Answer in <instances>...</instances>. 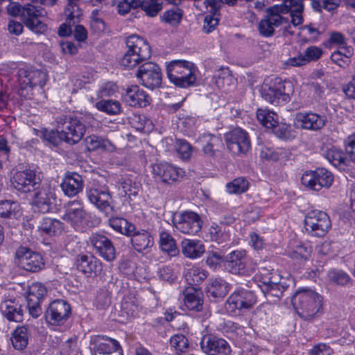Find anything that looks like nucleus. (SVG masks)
<instances>
[{"label": "nucleus", "mask_w": 355, "mask_h": 355, "mask_svg": "<svg viewBox=\"0 0 355 355\" xmlns=\"http://www.w3.org/2000/svg\"><path fill=\"white\" fill-rule=\"evenodd\" d=\"M293 306L300 318L311 320L322 309V297L310 289L297 291L292 298Z\"/></svg>", "instance_id": "nucleus-1"}, {"label": "nucleus", "mask_w": 355, "mask_h": 355, "mask_svg": "<svg viewBox=\"0 0 355 355\" xmlns=\"http://www.w3.org/2000/svg\"><path fill=\"white\" fill-rule=\"evenodd\" d=\"M288 10L286 5H277L270 7L266 10V14L258 25L259 33L264 37H270L274 35L275 28L284 26V33L293 35L288 26V19L282 16V13Z\"/></svg>", "instance_id": "nucleus-2"}, {"label": "nucleus", "mask_w": 355, "mask_h": 355, "mask_svg": "<svg viewBox=\"0 0 355 355\" xmlns=\"http://www.w3.org/2000/svg\"><path fill=\"white\" fill-rule=\"evenodd\" d=\"M128 51L121 60L125 68L132 69L150 58L151 51L148 42L137 35H130L126 40Z\"/></svg>", "instance_id": "nucleus-3"}, {"label": "nucleus", "mask_w": 355, "mask_h": 355, "mask_svg": "<svg viewBox=\"0 0 355 355\" xmlns=\"http://www.w3.org/2000/svg\"><path fill=\"white\" fill-rule=\"evenodd\" d=\"M293 89L290 82H282L281 79L275 78L266 80L261 89L262 98L268 103L278 105L290 100Z\"/></svg>", "instance_id": "nucleus-4"}, {"label": "nucleus", "mask_w": 355, "mask_h": 355, "mask_svg": "<svg viewBox=\"0 0 355 355\" xmlns=\"http://www.w3.org/2000/svg\"><path fill=\"white\" fill-rule=\"evenodd\" d=\"M192 67L189 62L173 60L167 66L168 78L176 86L190 87L196 80Z\"/></svg>", "instance_id": "nucleus-5"}, {"label": "nucleus", "mask_w": 355, "mask_h": 355, "mask_svg": "<svg viewBox=\"0 0 355 355\" xmlns=\"http://www.w3.org/2000/svg\"><path fill=\"white\" fill-rule=\"evenodd\" d=\"M257 278L261 283L260 287L263 292L272 296L279 297L287 288L284 278L276 270L262 268Z\"/></svg>", "instance_id": "nucleus-6"}, {"label": "nucleus", "mask_w": 355, "mask_h": 355, "mask_svg": "<svg viewBox=\"0 0 355 355\" xmlns=\"http://www.w3.org/2000/svg\"><path fill=\"white\" fill-rule=\"evenodd\" d=\"M302 184L306 188L319 191L322 188H329L334 182V175L324 168L306 171L301 178Z\"/></svg>", "instance_id": "nucleus-7"}, {"label": "nucleus", "mask_w": 355, "mask_h": 355, "mask_svg": "<svg viewBox=\"0 0 355 355\" xmlns=\"http://www.w3.org/2000/svg\"><path fill=\"white\" fill-rule=\"evenodd\" d=\"M331 225L329 216L322 211H311L305 217V230L312 236H323L329 230Z\"/></svg>", "instance_id": "nucleus-8"}, {"label": "nucleus", "mask_w": 355, "mask_h": 355, "mask_svg": "<svg viewBox=\"0 0 355 355\" xmlns=\"http://www.w3.org/2000/svg\"><path fill=\"white\" fill-rule=\"evenodd\" d=\"M136 76L141 84L150 89L159 87L162 84V72L155 62H146L139 66Z\"/></svg>", "instance_id": "nucleus-9"}, {"label": "nucleus", "mask_w": 355, "mask_h": 355, "mask_svg": "<svg viewBox=\"0 0 355 355\" xmlns=\"http://www.w3.org/2000/svg\"><path fill=\"white\" fill-rule=\"evenodd\" d=\"M174 227L177 230L185 234H195L202 228V220L200 216L193 211H184L173 219Z\"/></svg>", "instance_id": "nucleus-10"}, {"label": "nucleus", "mask_w": 355, "mask_h": 355, "mask_svg": "<svg viewBox=\"0 0 355 355\" xmlns=\"http://www.w3.org/2000/svg\"><path fill=\"white\" fill-rule=\"evenodd\" d=\"M228 149L234 155H245L251 148L248 134L241 128H235L225 135Z\"/></svg>", "instance_id": "nucleus-11"}, {"label": "nucleus", "mask_w": 355, "mask_h": 355, "mask_svg": "<svg viewBox=\"0 0 355 355\" xmlns=\"http://www.w3.org/2000/svg\"><path fill=\"white\" fill-rule=\"evenodd\" d=\"M257 302L254 293L248 290L241 289L235 291L227 299L226 309L230 312L245 311L253 307Z\"/></svg>", "instance_id": "nucleus-12"}, {"label": "nucleus", "mask_w": 355, "mask_h": 355, "mask_svg": "<svg viewBox=\"0 0 355 355\" xmlns=\"http://www.w3.org/2000/svg\"><path fill=\"white\" fill-rule=\"evenodd\" d=\"M153 175L164 183L173 184L180 181L185 175L182 168L167 162H155L151 165Z\"/></svg>", "instance_id": "nucleus-13"}, {"label": "nucleus", "mask_w": 355, "mask_h": 355, "mask_svg": "<svg viewBox=\"0 0 355 355\" xmlns=\"http://www.w3.org/2000/svg\"><path fill=\"white\" fill-rule=\"evenodd\" d=\"M46 14L43 8L31 3H28L22 8L21 17L26 27L37 33H43L46 30V26L38 19V17Z\"/></svg>", "instance_id": "nucleus-14"}, {"label": "nucleus", "mask_w": 355, "mask_h": 355, "mask_svg": "<svg viewBox=\"0 0 355 355\" xmlns=\"http://www.w3.org/2000/svg\"><path fill=\"white\" fill-rule=\"evenodd\" d=\"M326 122V117L317 113L299 112L294 118L293 125L301 130L317 131L321 130L325 125Z\"/></svg>", "instance_id": "nucleus-15"}, {"label": "nucleus", "mask_w": 355, "mask_h": 355, "mask_svg": "<svg viewBox=\"0 0 355 355\" xmlns=\"http://www.w3.org/2000/svg\"><path fill=\"white\" fill-rule=\"evenodd\" d=\"M16 257L18 259L19 266L28 271L37 272L44 266V259L39 253L24 247L17 250Z\"/></svg>", "instance_id": "nucleus-16"}, {"label": "nucleus", "mask_w": 355, "mask_h": 355, "mask_svg": "<svg viewBox=\"0 0 355 355\" xmlns=\"http://www.w3.org/2000/svg\"><path fill=\"white\" fill-rule=\"evenodd\" d=\"M86 132L85 125L77 118H69L64 121L61 130V138L69 144L78 143Z\"/></svg>", "instance_id": "nucleus-17"}, {"label": "nucleus", "mask_w": 355, "mask_h": 355, "mask_svg": "<svg viewBox=\"0 0 355 355\" xmlns=\"http://www.w3.org/2000/svg\"><path fill=\"white\" fill-rule=\"evenodd\" d=\"M70 313V305L64 300H58L50 304L45 317L48 322L55 325L64 322Z\"/></svg>", "instance_id": "nucleus-18"}, {"label": "nucleus", "mask_w": 355, "mask_h": 355, "mask_svg": "<svg viewBox=\"0 0 355 355\" xmlns=\"http://www.w3.org/2000/svg\"><path fill=\"white\" fill-rule=\"evenodd\" d=\"M55 193L50 187H42L35 191L33 202L42 213L51 211L55 204Z\"/></svg>", "instance_id": "nucleus-19"}, {"label": "nucleus", "mask_w": 355, "mask_h": 355, "mask_svg": "<svg viewBox=\"0 0 355 355\" xmlns=\"http://www.w3.org/2000/svg\"><path fill=\"white\" fill-rule=\"evenodd\" d=\"M88 200L99 210L109 214L113 211L112 196L107 189L91 188L87 191Z\"/></svg>", "instance_id": "nucleus-20"}, {"label": "nucleus", "mask_w": 355, "mask_h": 355, "mask_svg": "<svg viewBox=\"0 0 355 355\" xmlns=\"http://www.w3.org/2000/svg\"><path fill=\"white\" fill-rule=\"evenodd\" d=\"M11 183L17 190L21 192H30L37 184L35 173L32 170L17 171L11 178Z\"/></svg>", "instance_id": "nucleus-21"}, {"label": "nucleus", "mask_w": 355, "mask_h": 355, "mask_svg": "<svg viewBox=\"0 0 355 355\" xmlns=\"http://www.w3.org/2000/svg\"><path fill=\"white\" fill-rule=\"evenodd\" d=\"M202 350L208 355H216L218 353L230 354V347L228 343L222 338L213 336H205L200 343Z\"/></svg>", "instance_id": "nucleus-22"}, {"label": "nucleus", "mask_w": 355, "mask_h": 355, "mask_svg": "<svg viewBox=\"0 0 355 355\" xmlns=\"http://www.w3.org/2000/svg\"><path fill=\"white\" fill-rule=\"evenodd\" d=\"M90 243L98 254L106 261H111L116 257L115 248L112 242L105 236L93 234Z\"/></svg>", "instance_id": "nucleus-23"}, {"label": "nucleus", "mask_w": 355, "mask_h": 355, "mask_svg": "<svg viewBox=\"0 0 355 355\" xmlns=\"http://www.w3.org/2000/svg\"><path fill=\"white\" fill-rule=\"evenodd\" d=\"M65 214L62 218L72 225H78L82 223L86 216V211L83 205L78 200H73L67 203L64 206Z\"/></svg>", "instance_id": "nucleus-24"}, {"label": "nucleus", "mask_w": 355, "mask_h": 355, "mask_svg": "<svg viewBox=\"0 0 355 355\" xmlns=\"http://www.w3.org/2000/svg\"><path fill=\"white\" fill-rule=\"evenodd\" d=\"M94 355H122L119 342L108 337H98L94 340Z\"/></svg>", "instance_id": "nucleus-25"}, {"label": "nucleus", "mask_w": 355, "mask_h": 355, "mask_svg": "<svg viewBox=\"0 0 355 355\" xmlns=\"http://www.w3.org/2000/svg\"><path fill=\"white\" fill-rule=\"evenodd\" d=\"M123 98L127 104L134 107H146L150 103V97L137 85L128 87Z\"/></svg>", "instance_id": "nucleus-26"}, {"label": "nucleus", "mask_w": 355, "mask_h": 355, "mask_svg": "<svg viewBox=\"0 0 355 355\" xmlns=\"http://www.w3.org/2000/svg\"><path fill=\"white\" fill-rule=\"evenodd\" d=\"M202 147V151L206 156L214 157L216 153L223 147L221 139L211 134H203L197 139Z\"/></svg>", "instance_id": "nucleus-27"}, {"label": "nucleus", "mask_w": 355, "mask_h": 355, "mask_svg": "<svg viewBox=\"0 0 355 355\" xmlns=\"http://www.w3.org/2000/svg\"><path fill=\"white\" fill-rule=\"evenodd\" d=\"M61 187L67 196L69 197L75 196L83 189V178L76 173H69L61 184Z\"/></svg>", "instance_id": "nucleus-28"}, {"label": "nucleus", "mask_w": 355, "mask_h": 355, "mask_svg": "<svg viewBox=\"0 0 355 355\" xmlns=\"http://www.w3.org/2000/svg\"><path fill=\"white\" fill-rule=\"evenodd\" d=\"M76 268L85 274L96 275L101 270L100 262L94 257L81 254L77 257Z\"/></svg>", "instance_id": "nucleus-29"}, {"label": "nucleus", "mask_w": 355, "mask_h": 355, "mask_svg": "<svg viewBox=\"0 0 355 355\" xmlns=\"http://www.w3.org/2000/svg\"><path fill=\"white\" fill-rule=\"evenodd\" d=\"M204 4L208 11L214 15H207L204 19L202 30L206 33L212 32L218 26L219 19L215 17L220 8V3L217 0H205Z\"/></svg>", "instance_id": "nucleus-30"}, {"label": "nucleus", "mask_w": 355, "mask_h": 355, "mask_svg": "<svg viewBox=\"0 0 355 355\" xmlns=\"http://www.w3.org/2000/svg\"><path fill=\"white\" fill-rule=\"evenodd\" d=\"M182 253L189 259H197L205 252V246L198 240L184 239L181 242Z\"/></svg>", "instance_id": "nucleus-31"}, {"label": "nucleus", "mask_w": 355, "mask_h": 355, "mask_svg": "<svg viewBox=\"0 0 355 355\" xmlns=\"http://www.w3.org/2000/svg\"><path fill=\"white\" fill-rule=\"evenodd\" d=\"M131 243L138 252L146 250L153 245V239L150 234L146 230H140L132 233Z\"/></svg>", "instance_id": "nucleus-32"}, {"label": "nucleus", "mask_w": 355, "mask_h": 355, "mask_svg": "<svg viewBox=\"0 0 355 355\" xmlns=\"http://www.w3.org/2000/svg\"><path fill=\"white\" fill-rule=\"evenodd\" d=\"M234 230L225 225H212L209 228V234L212 241L218 244L227 243L232 241Z\"/></svg>", "instance_id": "nucleus-33"}, {"label": "nucleus", "mask_w": 355, "mask_h": 355, "mask_svg": "<svg viewBox=\"0 0 355 355\" xmlns=\"http://www.w3.org/2000/svg\"><path fill=\"white\" fill-rule=\"evenodd\" d=\"M3 315L9 321L16 322H21L23 320V310L21 305L12 300H6L1 305Z\"/></svg>", "instance_id": "nucleus-34"}, {"label": "nucleus", "mask_w": 355, "mask_h": 355, "mask_svg": "<svg viewBox=\"0 0 355 355\" xmlns=\"http://www.w3.org/2000/svg\"><path fill=\"white\" fill-rule=\"evenodd\" d=\"M245 256V251L236 250L230 253L227 257V268L234 274H243L245 268L243 258Z\"/></svg>", "instance_id": "nucleus-35"}, {"label": "nucleus", "mask_w": 355, "mask_h": 355, "mask_svg": "<svg viewBox=\"0 0 355 355\" xmlns=\"http://www.w3.org/2000/svg\"><path fill=\"white\" fill-rule=\"evenodd\" d=\"M185 306L190 310L199 311L202 309V294L193 287L187 288L184 292Z\"/></svg>", "instance_id": "nucleus-36"}, {"label": "nucleus", "mask_w": 355, "mask_h": 355, "mask_svg": "<svg viewBox=\"0 0 355 355\" xmlns=\"http://www.w3.org/2000/svg\"><path fill=\"white\" fill-rule=\"evenodd\" d=\"M24 77H21V81L24 85H30L31 87H43L46 81V74L44 71L36 69L24 72Z\"/></svg>", "instance_id": "nucleus-37"}, {"label": "nucleus", "mask_w": 355, "mask_h": 355, "mask_svg": "<svg viewBox=\"0 0 355 355\" xmlns=\"http://www.w3.org/2000/svg\"><path fill=\"white\" fill-rule=\"evenodd\" d=\"M288 12H291V23L294 26H299L303 23L302 12L304 10V5L300 0H288L286 3Z\"/></svg>", "instance_id": "nucleus-38"}, {"label": "nucleus", "mask_w": 355, "mask_h": 355, "mask_svg": "<svg viewBox=\"0 0 355 355\" xmlns=\"http://www.w3.org/2000/svg\"><path fill=\"white\" fill-rule=\"evenodd\" d=\"M40 230L48 235H59L64 229L62 223L57 219L44 218L40 226Z\"/></svg>", "instance_id": "nucleus-39"}, {"label": "nucleus", "mask_w": 355, "mask_h": 355, "mask_svg": "<svg viewBox=\"0 0 355 355\" xmlns=\"http://www.w3.org/2000/svg\"><path fill=\"white\" fill-rule=\"evenodd\" d=\"M29 334L26 327L17 328L13 332L11 341L15 349L23 350L28 345Z\"/></svg>", "instance_id": "nucleus-40"}, {"label": "nucleus", "mask_w": 355, "mask_h": 355, "mask_svg": "<svg viewBox=\"0 0 355 355\" xmlns=\"http://www.w3.org/2000/svg\"><path fill=\"white\" fill-rule=\"evenodd\" d=\"M109 224L114 230L124 235L130 236L136 230L135 226L123 218H112Z\"/></svg>", "instance_id": "nucleus-41"}, {"label": "nucleus", "mask_w": 355, "mask_h": 355, "mask_svg": "<svg viewBox=\"0 0 355 355\" xmlns=\"http://www.w3.org/2000/svg\"><path fill=\"white\" fill-rule=\"evenodd\" d=\"M159 245L162 251L169 256L175 257L179 254V250L176 246L173 238L167 232H162L159 238Z\"/></svg>", "instance_id": "nucleus-42"}, {"label": "nucleus", "mask_w": 355, "mask_h": 355, "mask_svg": "<svg viewBox=\"0 0 355 355\" xmlns=\"http://www.w3.org/2000/svg\"><path fill=\"white\" fill-rule=\"evenodd\" d=\"M257 118L259 123L266 128H272L277 124V115L267 109H258Z\"/></svg>", "instance_id": "nucleus-43"}, {"label": "nucleus", "mask_w": 355, "mask_h": 355, "mask_svg": "<svg viewBox=\"0 0 355 355\" xmlns=\"http://www.w3.org/2000/svg\"><path fill=\"white\" fill-rule=\"evenodd\" d=\"M20 214L19 205L10 200L0 201V216L1 218L17 217Z\"/></svg>", "instance_id": "nucleus-44"}, {"label": "nucleus", "mask_w": 355, "mask_h": 355, "mask_svg": "<svg viewBox=\"0 0 355 355\" xmlns=\"http://www.w3.org/2000/svg\"><path fill=\"white\" fill-rule=\"evenodd\" d=\"M228 292V285L222 279H215L208 286V293L214 297H223Z\"/></svg>", "instance_id": "nucleus-45"}, {"label": "nucleus", "mask_w": 355, "mask_h": 355, "mask_svg": "<svg viewBox=\"0 0 355 355\" xmlns=\"http://www.w3.org/2000/svg\"><path fill=\"white\" fill-rule=\"evenodd\" d=\"M207 277V272L198 267L193 266L185 274V278L188 284L198 285L202 282Z\"/></svg>", "instance_id": "nucleus-46"}, {"label": "nucleus", "mask_w": 355, "mask_h": 355, "mask_svg": "<svg viewBox=\"0 0 355 355\" xmlns=\"http://www.w3.org/2000/svg\"><path fill=\"white\" fill-rule=\"evenodd\" d=\"M170 344L176 354L180 355L186 353L189 347V342L183 334H175L171 338Z\"/></svg>", "instance_id": "nucleus-47"}, {"label": "nucleus", "mask_w": 355, "mask_h": 355, "mask_svg": "<svg viewBox=\"0 0 355 355\" xmlns=\"http://www.w3.org/2000/svg\"><path fill=\"white\" fill-rule=\"evenodd\" d=\"M96 108L108 114H117L121 112V103L114 100H101L96 103Z\"/></svg>", "instance_id": "nucleus-48"}, {"label": "nucleus", "mask_w": 355, "mask_h": 355, "mask_svg": "<svg viewBox=\"0 0 355 355\" xmlns=\"http://www.w3.org/2000/svg\"><path fill=\"white\" fill-rule=\"evenodd\" d=\"M130 123L135 129L145 133L149 132L153 126L152 122L150 120L140 115H133L130 118Z\"/></svg>", "instance_id": "nucleus-49"}, {"label": "nucleus", "mask_w": 355, "mask_h": 355, "mask_svg": "<svg viewBox=\"0 0 355 355\" xmlns=\"http://www.w3.org/2000/svg\"><path fill=\"white\" fill-rule=\"evenodd\" d=\"M248 187V182L243 178H236L226 185L228 193L235 194L245 192Z\"/></svg>", "instance_id": "nucleus-50"}, {"label": "nucleus", "mask_w": 355, "mask_h": 355, "mask_svg": "<svg viewBox=\"0 0 355 355\" xmlns=\"http://www.w3.org/2000/svg\"><path fill=\"white\" fill-rule=\"evenodd\" d=\"M328 277L331 282L340 286H345L351 281V278L347 273L337 269L330 270L328 272Z\"/></svg>", "instance_id": "nucleus-51"}, {"label": "nucleus", "mask_w": 355, "mask_h": 355, "mask_svg": "<svg viewBox=\"0 0 355 355\" xmlns=\"http://www.w3.org/2000/svg\"><path fill=\"white\" fill-rule=\"evenodd\" d=\"M182 15V10L175 7L164 12L162 19L170 25L176 26L180 22Z\"/></svg>", "instance_id": "nucleus-52"}, {"label": "nucleus", "mask_w": 355, "mask_h": 355, "mask_svg": "<svg viewBox=\"0 0 355 355\" xmlns=\"http://www.w3.org/2000/svg\"><path fill=\"white\" fill-rule=\"evenodd\" d=\"M80 0H68V4L65 9L66 20L69 22L80 19L82 15V11L79 8L78 3Z\"/></svg>", "instance_id": "nucleus-53"}, {"label": "nucleus", "mask_w": 355, "mask_h": 355, "mask_svg": "<svg viewBox=\"0 0 355 355\" xmlns=\"http://www.w3.org/2000/svg\"><path fill=\"white\" fill-rule=\"evenodd\" d=\"M121 189L125 196H128L129 198H131V196H136L141 189L139 184L130 178L125 179L121 182Z\"/></svg>", "instance_id": "nucleus-54"}, {"label": "nucleus", "mask_w": 355, "mask_h": 355, "mask_svg": "<svg viewBox=\"0 0 355 355\" xmlns=\"http://www.w3.org/2000/svg\"><path fill=\"white\" fill-rule=\"evenodd\" d=\"M101 12L98 9L94 10L92 12L90 25L95 32H103L105 29V24Z\"/></svg>", "instance_id": "nucleus-55"}, {"label": "nucleus", "mask_w": 355, "mask_h": 355, "mask_svg": "<svg viewBox=\"0 0 355 355\" xmlns=\"http://www.w3.org/2000/svg\"><path fill=\"white\" fill-rule=\"evenodd\" d=\"M46 293V288L39 282L33 283L28 288L26 298H31L41 301Z\"/></svg>", "instance_id": "nucleus-56"}, {"label": "nucleus", "mask_w": 355, "mask_h": 355, "mask_svg": "<svg viewBox=\"0 0 355 355\" xmlns=\"http://www.w3.org/2000/svg\"><path fill=\"white\" fill-rule=\"evenodd\" d=\"M215 84L218 87H224L232 81V78L228 69H221L214 75Z\"/></svg>", "instance_id": "nucleus-57"}, {"label": "nucleus", "mask_w": 355, "mask_h": 355, "mask_svg": "<svg viewBox=\"0 0 355 355\" xmlns=\"http://www.w3.org/2000/svg\"><path fill=\"white\" fill-rule=\"evenodd\" d=\"M311 254V248L306 246L303 244H300L295 246L292 250L290 256L295 259H308Z\"/></svg>", "instance_id": "nucleus-58"}, {"label": "nucleus", "mask_w": 355, "mask_h": 355, "mask_svg": "<svg viewBox=\"0 0 355 355\" xmlns=\"http://www.w3.org/2000/svg\"><path fill=\"white\" fill-rule=\"evenodd\" d=\"M40 137L43 138L45 141H48L49 144H53L54 146H57L61 141L63 139L61 138V131H54V130H41L40 131Z\"/></svg>", "instance_id": "nucleus-59"}, {"label": "nucleus", "mask_w": 355, "mask_h": 355, "mask_svg": "<svg viewBox=\"0 0 355 355\" xmlns=\"http://www.w3.org/2000/svg\"><path fill=\"white\" fill-rule=\"evenodd\" d=\"M326 157L335 166H340L345 160L343 153L335 148L328 150L326 153Z\"/></svg>", "instance_id": "nucleus-60"}, {"label": "nucleus", "mask_w": 355, "mask_h": 355, "mask_svg": "<svg viewBox=\"0 0 355 355\" xmlns=\"http://www.w3.org/2000/svg\"><path fill=\"white\" fill-rule=\"evenodd\" d=\"M176 151L183 159L190 158L191 155V146L184 140L179 139L176 141Z\"/></svg>", "instance_id": "nucleus-61"}, {"label": "nucleus", "mask_w": 355, "mask_h": 355, "mask_svg": "<svg viewBox=\"0 0 355 355\" xmlns=\"http://www.w3.org/2000/svg\"><path fill=\"white\" fill-rule=\"evenodd\" d=\"M274 128L275 135L280 139H290L294 137L290 125L282 123L277 126L276 125Z\"/></svg>", "instance_id": "nucleus-62"}, {"label": "nucleus", "mask_w": 355, "mask_h": 355, "mask_svg": "<svg viewBox=\"0 0 355 355\" xmlns=\"http://www.w3.org/2000/svg\"><path fill=\"white\" fill-rule=\"evenodd\" d=\"M322 54V51L320 48L311 46L308 47L305 51L304 58L306 60V63H308L311 61H315L318 60Z\"/></svg>", "instance_id": "nucleus-63"}, {"label": "nucleus", "mask_w": 355, "mask_h": 355, "mask_svg": "<svg viewBox=\"0 0 355 355\" xmlns=\"http://www.w3.org/2000/svg\"><path fill=\"white\" fill-rule=\"evenodd\" d=\"M103 138L95 135H89L85 139V145L89 150H96L101 148Z\"/></svg>", "instance_id": "nucleus-64"}]
</instances>
